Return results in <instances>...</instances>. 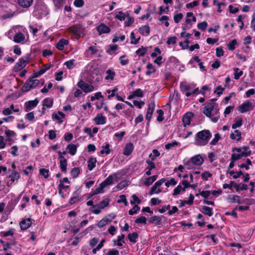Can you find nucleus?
<instances>
[{"label": "nucleus", "instance_id": "38", "mask_svg": "<svg viewBox=\"0 0 255 255\" xmlns=\"http://www.w3.org/2000/svg\"><path fill=\"white\" fill-rule=\"evenodd\" d=\"M243 125V119L241 117H237L235 118L234 123L232 126L233 129H236V128L241 127Z\"/></svg>", "mask_w": 255, "mask_h": 255}, {"label": "nucleus", "instance_id": "35", "mask_svg": "<svg viewBox=\"0 0 255 255\" xmlns=\"http://www.w3.org/2000/svg\"><path fill=\"white\" fill-rule=\"evenodd\" d=\"M23 33V32H21L19 34L15 35L14 37L12 39H13L15 43H23L25 41V37Z\"/></svg>", "mask_w": 255, "mask_h": 255}, {"label": "nucleus", "instance_id": "5", "mask_svg": "<svg viewBox=\"0 0 255 255\" xmlns=\"http://www.w3.org/2000/svg\"><path fill=\"white\" fill-rule=\"evenodd\" d=\"M33 76L27 80L24 85L22 87L21 90L23 92H27L31 89L35 88L39 84L38 80L35 79Z\"/></svg>", "mask_w": 255, "mask_h": 255}, {"label": "nucleus", "instance_id": "53", "mask_svg": "<svg viewBox=\"0 0 255 255\" xmlns=\"http://www.w3.org/2000/svg\"><path fill=\"white\" fill-rule=\"evenodd\" d=\"M81 173V169L79 167H74L71 172V176L73 178L77 177Z\"/></svg>", "mask_w": 255, "mask_h": 255}, {"label": "nucleus", "instance_id": "52", "mask_svg": "<svg viewBox=\"0 0 255 255\" xmlns=\"http://www.w3.org/2000/svg\"><path fill=\"white\" fill-rule=\"evenodd\" d=\"M177 181L174 178H171L167 180L165 183V185L167 187H169L170 186H175L177 184Z\"/></svg>", "mask_w": 255, "mask_h": 255}, {"label": "nucleus", "instance_id": "43", "mask_svg": "<svg viewBox=\"0 0 255 255\" xmlns=\"http://www.w3.org/2000/svg\"><path fill=\"white\" fill-rule=\"evenodd\" d=\"M111 151L110 150V146L109 143H106L105 145L102 146V148L100 151V153L101 154H106L108 155L110 154Z\"/></svg>", "mask_w": 255, "mask_h": 255}, {"label": "nucleus", "instance_id": "17", "mask_svg": "<svg viewBox=\"0 0 255 255\" xmlns=\"http://www.w3.org/2000/svg\"><path fill=\"white\" fill-rule=\"evenodd\" d=\"M39 101L37 99L26 102L24 103V111L26 112H28L36 107Z\"/></svg>", "mask_w": 255, "mask_h": 255}, {"label": "nucleus", "instance_id": "60", "mask_svg": "<svg viewBox=\"0 0 255 255\" xmlns=\"http://www.w3.org/2000/svg\"><path fill=\"white\" fill-rule=\"evenodd\" d=\"M146 222L147 219L144 216H140L135 220V223L138 224H142L145 225L146 224Z\"/></svg>", "mask_w": 255, "mask_h": 255}, {"label": "nucleus", "instance_id": "25", "mask_svg": "<svg viewBox=\"0 0 255 255\" xmlns=\"http://www.w3.org/2000/svg\"><path fill=\"white\" fill-rule=\"evenodd\" d=\"M125 236L124 234L119 235L117 237V240H114L113 241L114 243V246H117L120 248H123V244L125 243Z\"/></svg>", "mask_w": 255, "mask_h": 255}, {"label": "nucleus", "instance_id": "30", "mask_svg": "<svg viewBox=\"0 0 255 255\" xmlns=\"http://www.w3.org/2000/svg\"><path fill=\"white\" fill-rule=\"evenodd\" d=\"M118 90L119 89L118 86H115L112 89H107L105 93L106 94H107V99L110 100L114 97H115V95H116V93L118 92Z\"/></svg>", "mask_w": 255, "mask_h": 255}, {"label": "nucleus", "instance_id": "44", "mask_svg": "<svg viewBox=\"0 0 255 255\" xmlns=\"http://www.w3.org/2000/svg\"><path fill=\"white\" fill-rule=\"evenodd\" d=\"M146 68L147 70L145 73L146 75H150L151 74H153L155 72V68L151 63H147L146 65Z\"/></svg>", "mask_w": 255, "mask_h": 255}, {"label": "nucleus", "instance_id": "49", "mask_svg": "<svg viewBox=\"0 0 255 255\" xmlns=\"http://www.w3.org/2000/svg\"><path fill=\"white\" fill-rule=\"evenodd\" d=\"M101 209L99 207L98 204L95 205L91 207L90 210L94 214L98 215L101 213Z\"/></svg>", "mask_w": 255, "mask_h": 255}, {"label": "nucleus", "instance_id": "3", "mask_svg": "<svg viewBox=\"0 0 255 255\" xmlns=\"http://www.w3.org/2000/svg\"><path fill=\"white\" fill-rule=\"evenodd\" d=\"M204 160L200 154H197L190 158L184 159L183 162L186 168L189 170L195 168L196 166H200Z\"/></svg>", "mask_w": 255, "mask_h": 255}, {"label": "nucleus", "instance_id": "13", "mask_svg": "<svg viewBox=\"0 0 255 255\" xmlns=\"http://www.w3.org/2000/svg\"><path fill=\"white\" fill-rule=\"evenodd\" d=\"M254 106L249 101L243 103L238 108V110L241 113H244L248 111L253 110Z\"/></svg>", "mask_w": 255, "mask_h": 255}, {"label": "nucleus", "instance_id": "26", "mask_svg": "<svg viewBox=\"0 0 255 255\" xmlns=\"http://www.w3.org/2000/svg\"><path fill=\"white\" fill-rule=\"evenodd\" d=\"M69 31L76 36L80 37L83 34L82 30L77 25H74L69 28Z\"/></svg>", "mask_w": 255, "mask_h": 255}, {"label": "nucleus", "instance_id": "15", "mask_svg": "<svg viewBox=\"0 0 255 255\" xmlns=\"http://www.w3.org/2000/svg\"><path fill=\"white\" fill-rule=\"evenodd\" d=\"M65 117V115L61 111L57 112H54L52 114V119L53 121L56 122L59 125H61L63 122V119Z\"/></svg>", "mask_w": 255, "mask_h": 255}, {"label": "nucleus", "instance_id": "24", "mask_svg": "<svg viewBox=\"0 0 255 255\" xmlns=\"http://www.w3.org/2000/svg\"><path fill=\"white\" fill-rule=\"evenodd\" d=\"M194 114L192 112H188L184 115L182 121L184 127L190 125L191 119L193 118Z\"/></svg>", "mask_w": 255, "mask_h": 255}, {"label": "nucleus", "instance_id": "63", "mask_svg": "<svg viewBox=\"0 0 255 255\" xmlns=\"http://www.w3.org/2000/svg\"><path fill=\"white\" fill-rule=\"evenodd\" d=\"M230 175L233 176L234 179L239 178L242 175H243V173L241 171L235 172L234 171H230L229 172Z\"/></svg>", "mask_w": 255, "mask_h": 255}, {"label": "nucleus", "instance_id": "2", "mask_svg": "<svg viewBox=\"0 0 255 255\" xmlns=\"http://www.w3.org/2000/svg\"><path fill=\"white\" fill-rule=\"evenodd\" d=\"M119 174L116 173L109 176L104 181H103L99 186L93 190L91 192V195L94 196L98 194L104 192V189L108 186L112 185L115 181L118 182L119 180Z\"/></svg>", "mask_w": 255, "mask_h": 255}, {"label": "nucleus", "instance_id": "1", "mask_svg": "<svg viewBox=\"0 0 255 255\" xmlns=\"http://www.w3.org/2000/svg\"><path fill=\"white\" fill-rule=\"evenodd\" d=\"M203 113L213 123H217L220 118L219 109L216 103H210L204 107Z\"/></svg>", "mask_w": 255, "mask_h": 255}, {"label": "nucleus", "instance_id": "12", "mask_svg": "<svg viewBox=\"0 0 255 255\" xmlns=\"http://www.w3.org/2000/svg\"><path fill=\"white\" fill-rule=\"evenodd\" d=\"M77 86L81 89L85 93H90L95 90L94 87L91 85L88 84L83 81H80L77 84Z\"/></svg>", "mask_w": 255, "mask_h": 255}, {"label": "nucleus", "instance_id": "28", "mask_svg": "<svg viewBox=\"0 0 255 255\" xmlns=\"http://www.w3.org/2000/svg\"><path fill=\"white\" fill-rule=\"evenodd\" d=\"M51 67V65H44L42 67H40V69L37 71H35L34 73V75L35 77H38L42 74H43L46 71L49 70Z\"/></svg>", "mask_w": 255, "mask_h": 255}, {"label": "nucleus", "instance_id": "20", "mask_svg": "<svg viewBox=\"0 0 255 255\" xmlns=\"http://www.w3.org/2000/svg\"><path fill=\"white\" fill-rule=\"evenodd\" d=\"M69 187V186L68 184L65 185V184L60 183L58 185V193L63 198L66 197L67 194L65 192H68V189Z\"/></svg>", "mask_w": 255, "mask_h": 255}, {"label": "nucleus", "instance_id": "64", "mask_svg": "<svg viewBox=\"0 0 255 255\" xmlns=\"http://www.w3.org/2000/svg\"><path fill=\"white\" fill-rule=\"evenodd\" d=\"M100 98L103 99L104 96L101 92H98L95 93L94 96L91 97V100L94 101L96 100H99Z\"/></svg>", "mask_w": 255, "mask_h": 255}, {"label": "nucleus", "instance_id": "32", "mask_svg": "<svg viewBox=\"0 0 255 255\" xmlns=\"http://www.w3.org/2000/svg\"><path fill=\"white\" fill-rule=\"evenodd\" d=\"M133 148L134 146L132 143H127L124 149L123 154L126 156L129 155L133 151Z\"/></svg>", "mask_w": 255, "mask_h": 255}, {"label": "nucleus", "instance_id": "42", "mask_svg": "<svg viewBox=\"0 0 255 255\" xmlns=\"http://www.w3.org/2000/svg\"><path fill=\"white\" fill-rule=\"evenodd\" d=\"M139 31L140 33L144 35H148L149 34L150 28L147 25H143L139 28Z\"/></svg>", "mask_w": 255, "mask_h": 255}, {"label": "nucleus", "instance_id": "19", "mask_svg": "<svg viewBox=\"0 0 255 255\" xmlns=\"http://www.w3.org/2000/svg\"><path fill=\"white\" fill-rule=\"evenodd\" d=\"M96 29L100 35L103 34H108L111 32L110 28L103 23L97 26Z\"/></svg>", "mask_w": 255, "mask_h": 255}, {"label": "nucleus", "instance_id": "40", "mask_svg": "<svg viewBox=\"0 0 255 255\" xmlns=\"http://www.w3.org/2000/svg\"><path fill=\"white\" fill-rule=\"evenodd\" d=\"M106 75L105 79L106 80L113 81L114 80L116 73L114 71L109 69L106 71Z\"/></svg>", "mask_w": 255, "mask_h": 255}, {"label": "nucleus", "instance_id": "39", "mask_svg": "<svg viewBox=\"0 0 255 255\" xmlns=\"http://www.w3.org/2000/svg\"><path fill=\"white\" fill-rule=\"evenodd\" d=\"M14 234V229L11 228L8 231H1L0 232V236L2 238H6L7 237H12Z\"/></svg>", "mask_w": 255, "mask_h": 255}, {"label": "nucleus", "instance_id": "6", "mask_svg": "<svg viewBox=\"0 0 255 255\" xmlns=\"http://www.w3.org/2000/svg\"><path fill=\"white\" fill-rule=\"evenodd\" d=\"M20 177V173L15 170H9V174L6 177L7 186H11L15 182H17Z\"/></svg>", "mask_w": 255, "mask_h": 255}, {"label": "nucleus", "instance_id": "33", "mask_svg": "<svg viewBox=\"0 0 255 255\" xmlns=\"http://www.w3.org/2000/svg\"><path fill=\"white\" fill-rule=\"evenodd\" d=\"M143 96V92L140 89H137L128 97V99L131 100L135 97H142Z\"/></svg>", "mask_w": 255, "mask_h": 255}, {"label": "nucleus", "instance_id": "50", "mask_svg": "<svg viewBox=\"0 0 255 255\" xmlns=\"http://www.w3.org/2000/svg\"><path fill=\"white\" fill-rule=\"evenodd\" d=\"M110 200L108 198H106L101 201L98 204L101 209H104L105 207H108L109 205Z\"/></svg>", "mask_w": 255, "mask_h": 255}, {"label": "nucleus", "instance_id": "48", "mask_svg": "<svg viewBox=\"0 0 255 255\" xmlns=\"http://www.w3.org/2000/svg\"><path fill=\"white\" fill-rule=\"evenodd\" d=\"M180 145V143L177 141H174L170 143H168L165 144V148L167 150H169L172 148L178 146Z\"/></svg>", "mask_w": 255, "mask_h": 255}, {"label": "nucleus", "instance_id": "21", "mask_svg": "<svg viewBox=\"0 0 255 255\" xmlns=\"http://www.w3.org/2000/svg\"><path fill=\"white\" fill-rule=\"evenodd\" d=\"M155 108L154 102H150L148 106L146 112V118L148 121H150L152 116L153 113Z\"/></svg>", "mask_w": 255, "mask_h": 255}, {"label": "nucleus", "instance_id": "45", "mask_svg": "<svg viewBox=\"0 0 255 255\" xmlns=\"http://www.w3.org/2000/svg\"><path fill=\"white\" fill-rule=\"evenodd\" d=\"M234 78L236 80H238L243 74V71L240 70L238 68H234Z\"/></svg>", "mask_w": 255, "mask_h": 255}, {"label": "nucleus", "instance_id": "23", "mask_svg": "<svg viewBox=\"0 0 255 255\" xmlns=\"http://www.w3.org/2000/svg\"><path fill=\"white\" fill-rule=\"evenodd\" d=\"M4 134L7 137V141L9 142L10 144L14 142L13 138L16 135V134L13 130L6 129Z\"/></svg>", "mask_w": 255, "mask_h": 255}, {"label": "nucleus", "instance_id": "22", "mask_svg": "<svg viewBox=\"0 0 255 255\" xmlns=\"http://www.w3.org/2000/svg\"><path fill=\"white\" fill-rule=\"evenodd\" d=\"M32 222L29 218L23 219L19 223L20 229L22 230H25L31 226Z\"/></svg>", "mask_w": 255, "mask_h": 255}, {"label": "nucleus", "instance_id": "41", "mask_svg": "<svg viewBox=\"0 0 255 255\" xmlns=\"http://www.w3.org/2000/svg\"><path fill=\"white\" fill-rule=\"evenodd\" d=\"M67 160L65 159H61L59 161V167L60 170L64 172L65 173L67 172Z\"/></svg>", "mask_w": 255, "mask_h": 255}, {"label": "nucleus", "instance_id": "58", "mask_svg": "<svg viewBox=\"0 0 255 255\" xmlns=\"http://www.w3.org/2000/svg\"><path fill=\"white\" fill-rule=\"evenodd\" d=\"M132 200L130 203L131 205H135V204H139L141 203L140 199L135 194H133L131 196Z\"/></svg>", "mask_w": 255, "mask_h": 255}, {"label": "nucleus", "instance_id": "51", "mask_svg": "<svg viewBox=\"0 0 255 255\" xmlns=\"http://www.w3.org/2000/svg\"><path fill=\"white\" fill-rule=\"evenodd\" d=\"M202 212L204 214L208 215V216H211L213 214V209L209 207L204 206L202 208Z\"/></svg>", "mask_w": 255, "mask_h": 255}, {"label": "nucleus", "instance_id": "55", "mask_svg": "<svg viewBox=\"0 0 255 255\" xmlns=\"http://www.w3.org/2000/svg\"><path fill=\"white\" fill-rule=\"evenodd\" d=\"M235 188H236L237 191L246 190L248 189V185L246 184H235Z\"/></svg>", "mask_w": 255, "mask_h": 255}, {"label": "nucleus", "instance_id": "61", "mask_svg": "<svg viewBox=\"0 0 255 255\" xmlns=\"http://www.w3.org/2000/svg\"><path fill=\"white\" fill-rule=\"evenodd\" d=\"M159 21L162 22L166 27H168L169 25L168 22L169 17L166 15H163L159 19Z\"/></svg>", "mask_w": 255, "mask_h": 255}, {"label": "nucleus", "instance_id": "8", "mask_svg": "<svg viewBox=\"0 0 255 255\" xmlns=\"http://www.w3.org/2000/svg\"><path fill=\"white\" fill-rule=\"evenodd\" d=\"M166 180L165 179L162 178L156 181L150 188L148 193L149 195H152L153 194H158L161 193L162 191V190L160 188V186Z\"/></svg>", "mask_w": 255, "mask_h": 255}, {"label": "nucleus", "instance_id": "11", "mask_svg": "<svg viewBox=\"0 0 255 255\" xmlns=\"http://www.w3.org/2000/svg\"><path fill=\"white\" fill-rule=\"evenodd\" d=\"M232 151L240 153L242 157H247L251 154V151L250 150L249 147L246 146L239 148L235 147L233 148Z\"/></svg>", "mask_w": 255, "mask_h": 255}, {"label": "nucleus", "instance_id": "7", "mask_svg": "<svg viewBox=\"0 0 255 255\" xmlns=\"http://www.w3.org/2000/svg\"><path fill=\"white\" fill-rule=\"evenodd\" d=\"M180 88L182 92L188 97L193 94H196L199 91V88H196L194 90L189 85L182 83L180 84Z\"/></svg>", "mask_w": 255, "mask_h": 255}, {"label": "nucleus", "instance_id": "46", "mask_svg": "<svg viewBox=\"0 0 255 255\" xmlns=\"http://www.w3.org/2000/svg\"><path fill=\"white\" fill-rule=\"evenodd\" d=\"M182 192H183V188L181 184H178L177 187L173 190L172 195L176 197L179 195Z\"/></svg>", "mask_w": 255, "mask_h": 255}, {"label": "nucleus", "instance_id": "59", "mask_svg": "<svg viewBox=\"0 0 255 255\" xmlns=\"http://www.w3.org/2000/svg\"><path fill=\"white\" fill-rule=\"evenodd\" d=\"M68 41L64 39H61L56 44V48H63L67 45Z\"/></svg>", "mask_w": 255, "mask_h": 255}, {"label": "nucleus", "instance_id": "31", "mask_svg": "<svg viewBox=\"0 0 255 255\" xmlns=\"http://www.w3.org/2000/svg\"><path fill=\"white\" fill-rule=\"evenodd\" d=\"M97 160L96 158L90 157L87 161V167L89 171H92L96 166Z\"/></svg>", "mask_w": 255, "mask_h": 255}, {"label": "nucleus", "instance_id": "62", "mask_svg": "<svg viewBox=\"0 0 255 255\" xmlns=\"http://www.w3.org/2000/svg\"><path fill=\"white\" fill-rule=\"evenodd\" d=\"M162 201L158 199V198H152L150 201H149V204L151 206H155L156 205H159L161 203Z\"/></svg>", "mask_w": 255, "mask_h": 255}, {"label": "nucleus", "instance_id": "47", "mask_svg": "<svg viewBox=\"0 0 255 255\" xmlns=\"http://www.w3.org/2000/svg\"><path fill=\"white\" fill-rule=\"evenodd\" d=\"M138 234L133 232L132 233H130L128 235V238L130 242L132 243H135L136 242V239L138 238Z\"/></svg>", "mask_w": 255, "mask_h": 255}, {"label": "nucleus", "instance_id": "54", "mask_svg": "<svg viewBox=\"0 0 255 255\" xmlns=\"http://www.w3.org/2000/svg\"><path fill=\"white\" fill-rule=\"evenodd\" d=\"M160 153L159 151L157 149H153L152 150V152L149 155V157L151 159L150 160L153 162V161L155 159V158L158 157Z\"/></svg>", "mask_w": 255, "mask_h": 255}, {"label": "nucleus", "instance_id": "16", "mask_svg": "<svg viewBox=\"0 0 255 255\" xmlns=\"http://www.w3.org/2000/svg\"><path fill=\"white\" fill-rule=\"evenodd\" d=\"M93 121L97 125H103L106 123L107 118L102 113H98L93 119Z\"/></svg>", "mask_w": 255, "mask_h": 255}, {"label": "nucleus", "instance_id": "18", "mask_svg": "<svg viewBox=\"0 0 255 255\" xmlns=\"http://www.w3.org/2000/svg\"><path fill=\"white\" fill-rule=\"evenodd\" d=\"M53 105V100L50 98H47L43 100L42 102L43 107L42 108V114H45V110L46 109H50L52 107Z\"/></svg>", "mask_w": 255, "mask_h": 255}, {"label": "nucleus", "instance_id": "57", "mask_svg": "<svg viewBox=\"0 0 255 255\" xmlns=\"http://www.w3.org/2000/svg\"><path fill=\"white\" fill-rule=\"evenodd\" d=\"M120 64L124 66L128 64L129 59L125 55H123L120 57Z\"/></svg>", "mask_w": 255, "mask_h": 255}, {"label": "nucleus", "instance_id": "27", "mask_svg": "<svg viewBox=\"0 0 255 255\" xmlns=\"http://www.w3.org/2000/svg\"><path fill=\"white\" fill-rule=\"evenodd\" d=\"M26 61L23 59H20L18 61L13 67V70L15 72H18L21 70L26 65Z\"/></svg>", "mask_w": 255, "mask_h": 255}, {"label": "nucleus", "instance_id": "36", "mask_svg": "<svg viewBox=\"0 0 255 255\" xmlns=\"http://www.w3.org/2000/svg\"><path fill=\"white\" fill-rule=\"evenodd\" d=\"M161 218L157 216H152L148 220L149 224H154L156 226L160 225L161 224Z\"/></svg>", "mask_w": 255, "mask_h": 255}, {"label": "nucleus", "instance_id": "56", "mask_svg": "<svg viewBox=\"0 0 255 255\" xmlns=\"http://www.w3.org/2000/svg\"><path fill=\"white\" fill-rule=\"evenodd\" d=\"M230 200L232 202L237 203L238 204H241L243 203L241 201L240 197L236 195H232L230 197Z\"/></svg>", "mask_w": 255, "mask_h": 255}, {"label": "nucleus", "instance_id": "9", "mask_svg": "<svg viewBox=\"0 0 255 255\" xmlns=\"http://www.w3.org/2000/svg\"><path fill=\"white\" fill-rule=\"evenodd\" d=\"M25 28L20 25L12 26L8 31L7 36L10 39L14 37L15 35H18L21 32H24Z\"/></svg>", "mask_w": 255, "mask_h": 255}, {"label": "nucleus", "instance_id": "10", "mask_svg": "<svg viewBox=\"0 0 255 255\" xmlns=\"http://www.w3.org/2000/svg\"><path fill=\"white\" fill-rule=\"evenodd\" d=\"M158 176L153 175L152 176L143 175L140 180L139 183L146 186H149L157 179Z\"/></svg>", "mask_w": 255, "mask_h": 255}, {"label": "nucleus", "instance_id": "29", "mask_svg": "<svg viewBox=\"0 0 255 255\" xmlns=\"http://www.w3.org/2000/svg\"><path fill=\"white\" fill-rule=\"evenodd\" d=\"M230 137L233 140L239 141L242 138V132L239 130L235 129L234 132L230 133Z\"/></svg>", "mask_w": 255, "mask_h": 255}, {"label": "nucleus", "instance_id": "34", "mask_svg": "<svg viewBox=\"0 0 255 255\" xmlns=\"http://www.w3.org/2000/svg\"><path fill=\"white\" fill-rule=\"evenodd\" d=\"M78 146L73 143L69 144L66 147V150L71 155H74L76 154Z\"/></svg>", "mask_w": 255, "mask_h": 255}, {"label": "nucleus", "instance_id": "14", "mask_svg": "<svg viewBox=\"0 0 255 255\" xmlns=\"http://www.w3.org/2000/svg\"><path fill=\"white\" fill-rule=\"evenodd\" d=\"M146 163H147V166L144 169L145 173L144 175L150 176L153 173V170L156 168L155 164L154 162L150 161V159H147L146 160Z\"/></svg>", "mask_w": 255, "mask_h": 255}, {"label": "nucleus", "instance_id": "37", "mask_svg": "<svg viewBox=\"0 0 255 255\" xmlns=\"http://www.w3.org/2000/svg\"><path fill=\"white\" fill-rule=\"evenodd\" d=\"M33 0H18V4L23 7H29L33 3Z\"/></svg>", "mask_w": 255, "mask_h": 255}, {"label": "nucleus", "instance_id": "4", "mask_svg": "<svg viewBox=\"0 0 255 255\" xmlns=\"http://www.w3.org/2000/svg\"><path fill=\"white\" fill-rule=\"evenodd\" d=\"M211 134L208 130H203L198 132L196 134V144L199 146H204L206 145L210 138Z\"/></svg>", "mask_w": 255, "mask_h": 255}]
</instances>
